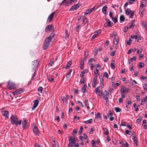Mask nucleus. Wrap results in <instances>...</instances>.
I'll return each mask as SVG.
<instances>
[{"instance_id":"obj_2","label":"nucleus","mask_w":147,"mask_h":147,"mask_svg":"<svg viewBox=\"0 0 147 147\" xmlns=\"http://www.w3.org/2000/svg\"><path fill=\"white\" fill-rule=\"evenodd\" d=\"M7 87L9 90H11L13 89H14L15 88V84L13 82L9 81L7 85Z\"/></svg>"},{"instance_id":"obj_36","label":"nucleus","mask_w":147,"mask_h":147,"mask_svg":"<svg viewBox=\"0 0 147 147\" xmlns=\"http://www.w3.org/2000/svg\"><path fill=\"white\" fill-rule=\"evenodd\" d=\"M125 133L126 134L129 135H130L131 134V132L130 131L128 130H125Z\"/></svg>"},{"instance_id":"obj_5","label":"nucleus","mask_w":147,"mask_h":147,"mask_svg":"<svg viewBox=\"0 0 147 147\" xmlns=\"http://www.w3.org/2000/svg\"><path fill=\"white\" fill-rule=\"evenodd\" d=\"M53 28V26L51 25L47 26L45 28V32L49 33V31Z\"/></svg>"},{"instance_id":"obj_64","label":"nucleus","mask_w":147,"mask_h":147,"mask_svg":"<svg viewBox=\"0 0 147 147\" xmlns=\"http://www.w3.org/2000/svg\"><path fill=\"white\" fill-rule=\"evenodd\" d=\"M113 13H112L111 12V11H110V12H109V16L110 17H111V18L112 19V18H113Z\"/></svg>"},{"instance_id":"obj_34","label":"nucleus","mask_w":147,"mask_h":147,"mask_svg":"<svg viewBox=\"0 0 147 147\" xmlns=\"http://www.w3.org/2000/svg\"><path fill=\"white\" fill-rule=\"evenodd\" d=\"M144 63L143 62H140L139 63L138 65V67L140 68H141L143 67H144Z\"/></svg>"},{"instance_id":"obj_29","label":"nucleus","mask_w":147,"mask_h":147,"mask_svg":"<svg viewBox=\"0 0 147 147\" xmlns=\"http://www.w3.org/2000/svg\"><path fill=\"white\" fill-rule=\"evenodd\" d=\"M111 67L112 69H114L115 68V65L114 64V61L112 60L111 63Z\"/></svg>"},{"instance_id":"obj_41","label":"nucleus","mask_w":147,"mask_h":147,"mask_svg":"<svg viewBox=\"0 0 147 147\" xmlns=\"http://www.w3.org/2000/svg\"><path fill=\"white\" fill-rule=\"evenodd\" d=\"M83 21L85 24L86 23H87L88 22V20L86 17L84 18Z\"/></svg>"},{"instance_id":"obj_26","label":"nucleus","mask_w":147,"mask_h":147,"mask_svg":"<svg viewBox=\"0 0 147 147\" xmlns=\"http://www.w3.org/2000/svg\"><path fill=\"white\" fill-rule=\"evenodd\" d=\"M119 41V39L118 38H115L113 39V43L115 45H117Z\"/></svg>"},{"instance_id":"obj_7","label":"nucleus","mask_w":147,"mask_h":147,"mask_svg":"<svg viewBox=\"0 0 147 147\" xmlns=\"http://www.w3.org/2000/svg\"><path fill=\"white\" fill-rule=\"evenodd\" d=\"M28 122L27 120L25 119H23V122H22V127L23 129H26L27 128Z\"/></svg>"},{"instance_id":"obj_14","label":"nucleus","mask_w":147,"mask_h":147,"mask_svg":"<svg viewBox=\"0 0 147 147\" xmlns=\"http://www.w3.org/2000/svg\"><path fill=\"white\" fill-rule=\"evenodd\" d=\"M106 23L107 24V26H109L110 27H111L112 26L113 23H112L110 20L107 18L106 19Z\"/></svg>"},{"instance_id":"obj_27","label":"nucleus","mask_w":147,"mask_h":147,"mask_svg":"<svg viewBox=\"0 0 147 147\" xmlns=\"http://www.w3.org/2000/svg\"><path fill=\"white\" fill-rule=\"evenodd\" d=\"M135 21L134 20H132L131 22V24L130 25L129 27L130 28H133L134 26Z\"/></svg>"},{"instance_id":"obj_56","label":"nucleus","mask_w":147,"mask_h":147,"mask_svg":"<svg viewBox=\"0 0 147 147\" xmlns=\"http://www.w3.org/2000/svg\"><path fill=\"white\" fill-rule=\"evenodd\" d=\"M100 86H98L95 89V92L96 94H97L99 88H100Z\"/></svg>"},{"instance_id":"obj_35","label":"nucleus","mask_w":147,"mask_h":147,"mask_svg":"<svg viewBox=\"0 0 147 147\" xmlns=\"http://www.w3.org/2000/svg\"><path fill=\"white\" fill-rule=\"evenodd\" d=\"M18 90L19 94L22 93L24 91V89L23 88H20Z\"/></svg>"},{"instance_id":"obj_11","label":"nucleus","mask_w":147,"mask_h":147,"mask_svg":"<svg viewBox=\"0 0 147 147\" xmlns=\"http://www.w3.org/2000/svg\"><path fill=\"white\" fill-rule=\"evenodd\" d=\"M33 102L34 103V104L33 107L32 108V110H34L38 106L39 101L38 100H36L34 101Z\"/></svg>"},{"instance_id":"obj_42","label":"nucleus","mask_w":147,"mask_h":147,"mask_svg":"<svg viewBox=\"0 0 147 147\" xmlns=\"http://www.w3.org/2000/svg\"><path fill=\"white\" fill-rule=\"evenodd\" d=\"M131 81L130 82V83H131V84L132 85H134V83L136 84H137V82H136L134 80H131Z\"/></svg>"},{"instance_id":"obj_30","label":"nucleus","mask_w":147,"mask_h":147,"mask_svg":"<svg viewBox=\"0 0 147 147\" xmlns=\"http://www.w3.org/2000/svg\"><path fill=\"white\" fill-rule=\"evenodd\" d=\"M102 129L104 130L105 134L107 136L109 134V131L108 129L107 128H106V129H105L104 128H102Z\"/></svg>"},{"instance_id":"obj_17","label":"nucleus","mask_w":147,"mask_h":147,"mask_svg":"<svg viewBox=\"0 0 147 147\" xmlns=\"http://www.w3.org/2000/svg\"><path fill=\"white\" fill-rule=\"evenodd\" d=\"M88 72V70L86 69L82 71L80 75V77L82 78H83L84 77V74L85 73H87Z\"/></svg>"},{"instance_id":"obj_12","label":"nucleus","mask_w":147,"mask_h":147,"mask_svg":"<svg viewBox=\"0 0 147 147\" xmlns=\"http://www.w3.org/2000/svg\"><path fill=\"white\" fill-rule=\"evenodd\" d=\"M68 138H69V142L73 144L75 143L76 140H75V139H77L76 138H74V139H73L72 138L71 136L70 135L68 136Z\"/></svg>"},{"instance_id":"obj_38","label":"nucleus","mask_w":147,"mask_h":147,"mask_svg":"<svg viewBox=\"0 0 147 147\" xmlns=\"http://www.w3.org/2000/svg\"><path fill=\"white\" fill-rule=\"evenodd\" d=\"M114 109L116 112H119L121 111V109L119 108L115 107Z\"/></svg>"},{"instance_id":"obj_10","label":"nucleus","mask_w":147,"mask_h":147,"mask_svg":"<svg viewBox=\"0 0 147 147\" xmlns=\"http://www.w3.org/2000/svg\"><path fill=\"white\" fill-rule=\"evenodd\" d=\"M39 64V61L38 60H36L33 62V67L34 68H37Z\"/></svg>"},{"instance_id":"obj_61","label":"nucleus","mask_w":147,"mask_h":147,"mask_svg":"<svg viewBox=\"0 0 147 147\" xmlns=\"http://www.w3.org/2000/svg\"><path fill=\"white\" fill-rule=\"evenodd\" d=\"M88 100H85L84 102V103L85 104V106H86L89 105L88 103Z\"/></svg>"},{"instance_id":"obj_53","label":"nucleus","mask_w":147,"mask_h":147,"mask_svg":"<svg viewBox=\"0 0 147 147\" xmlns=\"http://www.w3.org/2000/svg\"><path fill=\"white\" fill-rule=\"evenodd\" d=\"M95 143H96L95 141L94 140H92V146L93 147L95 146Z\"/></svg>"},{"instance_id":"obj_45","label":"nucleus","mask_w":147,"mask_h":147,"mask_svg":"<svg viewBox=\"0 0 147 147\" xmlns=\"http://www.w3.org/2000/svg\"><path fill=\"white\" fill-rule=\"evenodd\" d=\"M136 59V57L134 56L132 58H130L131 61H135Z\"/></svg>"},{"instance_id":"obj_32","label":"nucleus","mask_w":147,"mask_h":147,"mask_svg":"<svg viewBox=\"0 0 147 147\" xmlns=\"http://www.w3.org/2000/svg\"><path fill=\"white\" fill-rule=\"evenodd\" d=\"M72 3H71L70 1H68L66 2L65 3V6H68L71 5Z\"/></svg>"},{"instance_id":"obj_20","label":"nucleus","mask_w":147,"mask_h":147,"mask_svg":"<svg viewBox=\"0 0 147 147\" xmlns=\"http://www.w3.org/2000/svg\"><path fill=\"white\" fill-rule=\"evenodd\" d=\"M72 61H69L67 64L65 66V68L66 69H68L71 66V64H72Z\"/></svg>"},{"instance_id":"obj_8","label":"nucleus","mask_w":147,"mask_h":147,"mask_svg":"<svg viewBox=\"0 0 147 147\" xmlns=\"http://www.w3.org/2000/svg\"><path fill=\"white\" fill-rule=\"evenodd\" d=\"M33 131L35 135L36 136L38 135L39 133L38 129L36 126L34 127L33 129Z\"/></svg>"},{"instance_id":"obj_21","label":"nucleus","mask_w":147,"mask_h":147,"mask_svg":"<svg viewBox=\"0 0 147 147\" xmlns=\"http://www.w3.org/2000/svg\"><path fill=\"white\" fill-rule=\"evenodd\" d=\"M49 45L48 43H47V42H44L43 45V49L44 50H45L47 49L49 47Z\"/></svg>"},{"instance_id":"obj_3","label":"nucleus","mask_w":147,"mask_h":147,"mask_svg":"<svg viewBox=\"0 0 147 147\" xmlns=\"http://www.w3.org/2000/svg\"><path fill=\"white\" fill-rule=\"evenodd\" d=\"M126 14L128 16H129L130 14V15L129 16L130 18H132L134 15V12L133 11H131L130 9L129 8H127L125 11Z\"/></svg>"},{"instance_id":"obj_18","label":"nucleus","mask_w":147,"mask_h":147,"mask_svg":"<svg viewBox=\"0 0 147 147\" xmlns=\"http://www.w3.org/2000/svg\"><path fill=\"white\" fill-rule=\"evenodd\" d=\"M107 5H105L104 6L102 9V13L105 14H107Z\"/></svg>"},{"instance_id":"obj_22","label":"nucleus","mask_w":147,"mask_h":147,"mask_svg":"<svg viewBox=\"0 0 147 147\" xmlns=\"http://www.w3.org/2000/svg\"><path fill=\"white\" fill-rule=\"evenodd\" d=\"M109 95V92H107V90H105L104 92V94L103 95V98H105L106 97H108Z\"/></svg>"},{"instance_id":"obj_60","label":"nucleus","mask_w":147,"mask_h":147,"mask_svg":"<svg viewBox=\"0 0 147 147\" xmlns=\"http://www.w3.org/2000/svg\"><path fill=\"white\" fill-rule=\"evenodd\" d=\"M142 50V49L140 48V49H138L137 51V53L139 54L140 53H141Z\"/></svg>"},{"instance_id":"obj_57","label":"nucleus","mask_w":147,"mask_h":147,"mask_svg":"<svg viewBox=\"0 0 147 147\" xmlns=\"http://www.w3.org/2000/svg\"><path fill=\"white\" fill-rule=\"evenodd\" d=\"M61 99L63 101V102H66V98L64 96H62L61 97Z\"/></svg>"},{"instance_id":"obj_63","label":"nucleus","mask_w":147,"mask_h":147,"mask_svg":"<svg viewBox=\"0 0 147 147\" xmlns=\"http://www.w3.org/2000/svg\"><path fill=\"white\" fill-rule=\"evenodd\" d=\"M73 90L74 92L76 94H78V90L77 89L75 88L73 89Z\"/></svg>"},{"instance_id":"obj_54","label":"nucleus","mask_w":147,"mask_h":147,"mask_svg":"<svg viewBox=\"0 0 147 147\" xmlns=\"http://www.w3.org/2000/svg\"><path fill=\"white\" fill-rule=\"evenodd\" d=\"M98 71L99 70L96 68V71H94V74H95V75H96L97 76L98 75Z\"/></svg>"},{"instance_id":"obj_59","label":"nucleus","mask_w":147,"mask_h":147,"mask_svg":"<svg viewBox=\"0 0 147 147\" xmlns=\"http://www.w3.org/2000/svg\"><path fill=\"white\" fill-rule=\"evenodd\" d=\"M78 104L80 106H81L82 107H84V105L82 104V103L79 101H78Z\"/></svg>"},{"instance_id":"obj_39","label":"nucleus","mask_w":147,"mask_h":147,"mask_svg":"<svg viewBox=\"0 0 147 147\" xmlns=\"http://www.w3.org/2000/svg\"><path fill=\"white\" fill-rule=\"evenodd\" d=\"M84 63L83 62H81L80 63V65L81 66L80 67V68L81 69H84Z\"/></svg>"},{"instance_id":"obj_15","label":"nucleus","mask_w":147,"mask_h":147,"mask_svg":"<svg viewBox=\"0 0 147 147\" xmlns=\"http://www.w3.org/2000/svg\"><path fill=\"white\" fill-rule=\"evenodd\" d=\"M94 8L95 7H94L92 8L88 9L86 11V12L85 13V15H87L91 13L94 10Z\"/></svg>"},{"instance_id":"obj_55","label":"nucleus","mask_w":147,"mask_h":147,"mask_svg":"<svg viewBox=\"0 0 147 147\" xmlns=\"http://www.w3.org/2000/svg\"><path fill=\"white\" fill-rule=\"evenodd\" d=\"M144 89L145 91L147 90V83H145L144 84Z\"/></svg>"},{"instance_id":"obj_44","label":"nucleus","mask_w":147,"mask_h":147,"mask_svg":"<svg viewBox=\"0 0 147 147\" xmlns=\"http://www.w3.org/2000/svg\"><path fill=\"white\" fill-rule=\"evenodd\" d=\"M83 129V128L82 127H81L80 129V131H79L78 133L79 135H81L82 133V131Z\"/></svg>"},{"instance_id":"obj_25","label":"nucleus","mask_w":147,"mask_h":147,"mask_svg":"<svg viewBox=\"0 0 147 147\" xmlns=\"http://www.w3.org/2000/svg\"><path fill=\"white\" fill-rule=\"evenodd\" d=\"M125 19V18L123 15L121 16L120 17V22L121 23H122L124 21Z\"/></svg>"},{"instance_id":"obj_40","label":"nucleus","mask_w":147,"mask_h":147,"mask_svg":"<svg viewBox=\"0 0 147 147\" xmlns=\"http://www.w3.org/2000/svg\"><path fill=\"white\" fill-rule=\"evenodd\" d=\"M112 19L113 20V21L114 22V23H116L117 21V18L116 17L113 18H112Z\"/></svg>"},{"instance_id":"obj_47","label":"nucleus","mask_w":147,"mask_h":147,"mask_svg":"<svg viewBox=\"0 0 147 147\" xmlns=\"http://www.w3.org/2000/svg\"><path fill=\"white\" fill-rule=\"evenodd\" d=\"M83 136H84V138L85 140H88V137L86 135L85 133L83 134Z\"/></svg>"},{"instance_id":"obj_48","label":"nucleus","mask_w":147,"mask_h":147,"mask_svg":"<svg viewBox=\"0 0 147 147\" xmlns=\"http://www.w3.org/2000/svg\"><path fill=\"white\" fill-rule=\"evenodd\" d=\"M117 35V33L116 32H115L113 33V34L112 35H111L110 36V37H113L115 36H116Z\"/></svg>"},{"instance_id":"obj_13","label":"nucleus","mask_w":147,"mask_h":147,"mask_svg":"<svg viewBox=\"0 0 147 147\" xmlns=\"http://www.w3.org/2000/svg\"><path fill=\"white\" fill-rule=\"evenodd\" d=\"M100 84H101V88H103V85L104 84V76H101L100 77Z\"/></svg>"},{"instance_id":"obj_49","label":"nucleus","mask_w":147,"mask_h":147,"mask_svg":"<svg viewBox=\"0 0 147 147\" xmlns=\"http://www.w3.org/2000/svg\"><path fill=\"white\" fill-rule=\"evenodd\" d=\"M87 57L86 56H84V57L82 58L81 60V61L82 62H84L85 61L86 59H87Z\"/></svg>"},{"instance_id":"obj_1","label":"nucleus","mask_w":147,"mask_h":147,"mask_svg":"<svg viewBox=\"0 0 147 147\" xmlns=\"http://www.w3.org/2000/svg\"><path fill=\"white\" fill-rule=\"evenodd\" d=\"M11 123L13 124H15L17 126L18 125H20L22 123L21 120L18 121V118L15 115H12L11 117Z\"/></svg>"},{"instance_id":"obj_9","label":"nucleus","mask_w":147,"mask_h":147,"mask_svg":"<svg viewBox=\"0 0 147 147\" xmlns=\"http://www.w3.org/2000/svg\"><path fill=\"white\" fill-rule=\"evenodd\" d=\"M101 32V30H99L97 31L96 32L94 33V34L92 36V39L95 38Z\"/></svg>"},{"instance_id":"obj_19","label":"nucleus","mask_w":147,"mask_h":147,"mask_svg":"<svg viewBox=\"0 0 147 147\" xmlns=\"http://www.w3.org/2000/svg\"><path fill=\"white\" fill-rule=\"evenodd\" d=\"M97 80V78L96 77H94L93 80L92 85H93V87H95L97 84L96 81Z\"/></svg>"},{"instance_id":"obj_6","label":"nucleus","mask_w":147,"mask_h":147,"mask_svg":"<svg viewBox=\"0 0 147 147\" xmlns=\"http://www.w3.org/2000/svg\"><path fill=\"white\" fill-rule=\"evenodd\" d=\"M55 13V12H53L51 14L49 17H48L47 19V22H50L53 19V18L54 16V15Z\"/></svg>"},{"instance_id":"obj_62","label":"nucleus","mask_w":147,"mask_h":147,"mask_svg":"<svg viewBox=\"0 0 147 147\" xmlns=\"http://www.w3.org/2000/svg\"><path fill=\"white\" fill-rule=\"evenodd\" d=\"M48 79L49 81V82H53V81L54 80V79L52 77L51 78H50V77L48 78Z\"/></svg>"},{"instance_id":"obj_46","label":"nucleus","mask_w":147,"mask_h":147,"mask_svg":"<svg viewBox=\"0 0 147 147\" xmlns=\"http://www.w3.org/2000/svg\"><path fill=\"white\" fill-rule=\"evenodd\" d=\"M65 36H64V37L65 38H67L69 36V35L68 33V31L66 30H65Z\"/></svg>"},{"instance_id":"obj_4","label":"nucleus","mask_w":147,"mask_h":147,"mask_svg":"<svg viewBox=\"0 0 147 147\" xmlns=\"http://www.w3.org/2000/svg\"><path fill=\"white\" fill-rule=\"evenodd\" d=\"M81 5V4L80 3H78V4L73 5L71 7V8L70 9L69 11H73L74 10H76L79 8Z\"/></svg>"},{"instance_id":"obj_33","label":"nucleus","mask_w":147,"mask_h":147,"mask_svg":"<svg viewBox=\"0 0 147 147\" xmlns=\"http://www.w3.org/2000/svg\"><path fill=\"white\" fill-rule=\"evenodd\" d=\"M92 122V119H90L89 120L85 121L84 123H86L89 124L91 123Z\"/></svg>"},{"instance_id":"obj_31","label":"nucleus","mask_w":147,"mask_h":147,"mask_svg":"<svg viewBox=\"0 0 147 147\" xmlns=\"http://www.w3.org/2000/svg\"><path fill=\"white\" fill-rule=\"evenodd\" d=\"M126 89H125V87L124 86L123 87V88H121L120 90L121 93H124V92H126Z\"/></svg>"},{"instance_id":"obj_58","label":"nucleus","mask_w":147,"mask_h":147,"mask_svg":"<svg viewBox=\"0 0 147 147\" xmlns=\"http://www.w3.org/2000/svg\"><path fill=\"white\" fill-rule=\"evenodd\" d=\"M54 34L53 33H52L51 34L49 37L50 38V39H51V40L53 38V37H54Z\"/></svg>"},{"instance_id":"obj_16","label":"nucleus","mask_w":147,"mask_h":147,"mask_svg":"<svg viewBox=\"0 0 147 147\" xmlns=\"http://www.w3.org/2000/svg\"><path fill=\"white\" fill-rule=\"evenodd\" d=\"M3 115L7 118L9 117V112L7 111H5L2 112Z\"/></svg>"},{"instance_id":"obj_24","label":"nucleus","mask_w":147,"mask_h":147,"mask_svg":"<svg viewBox=\"0 0 147 147\" xmlns=\"http://www.w3.org/2000/svg\"><path fill=\"white\" fill-rule=\"evenodd\" d=\"M101 114L100 113H98L95 116V118H99L100 120L102 119Z\"/></svg>"},{"instance_id":"obj_23","label":"nucleus","mask_w":147,"mask_h":147,"mask_svg":"<svg viewBox=\"0 0 147 147\" xmlns=\"http://www.w3.org/2000/svg\"><path fill=\"white\" fill-rule=\"evenodd\" d=\"M51 40L49 37H47L45 38L44 42H46L47 43H48L49 45L50 43Z\"/></svg>"},{"instance_id":"obj_51","label":"nucleus","mask_w":147,"mask_h":147,"mask_svg":"<svg viewBox=\"0 0 147 147\" xmlns=\"http://www.w3.org/2000/svg\"><path fill=\"white\" fill-rule=\"evenodd\" d=\"M94 130V129L93 127H92L91 128L89 132V134H93V132Z\"/></svg>"},{"instance_id":"obj_50","label":"nucleus","mask_w":147,"mask_h":147,"mask_svg":"<svg viewBox=\"0 0 147 147\" xmlns=\"http://www.w3.org/2000/svg\"><path fill=\"white\" fill-rule=\"evenodd\" d=\"M77 131L76 129H74L73 130V135L74 137L76 136V134H77Z\"/></svg>"},{"instance_id":"obj_37","label":"nucleus","mask_w":147,"mask_h":147,"mask_svg":"<svg viewBox=\"0 0 147 147\" xmlns=\"http://www.w3.org/2000/svg\"><path fill=\"white\" fill-rule=\"evenodd\" d=\"M43 89V88L42 87L40 86L38 88V91L40 93H42V92Z\"/></svg>"},{"instance_id":"obj_52","label":"nucleus","mask_w":147,"mask_h":147,"mask_svg":"<svg viewBox=\"0 0 147 147\" xmlns=\"http://www.w3.org/2000/svg\"><path fill=\"white\" fill-rule=\"evenodd\" d=\"M104 76H105L107 78H108L109 77V76L108 75V73L107 72H105L104 74Z\"/></svg>"},{"instance_id":"obj_28","label":"nucleus","mask_w":147,"mask_h":147,"mask_svg":"<svg viewBox=\"0 0 147 147\" xmlns=\"http://www.w3.org/2000/svg\"><path fill=\"white\" fill-rule=\"evenodd\" d=\"M87 87L86 85L85 84L81 88V91L83 93H85L86 91V88Z\"/></svg>"},{"instance_id":"obj_43","label":"nucleus","mask_w":147,"mask_h":147,"mask_svg":"<svg viewBox=\"0 0 147 147\" xmlns=\"http://www.w3.org/2000/svg\"><path fill=\"white\" fill-rule=\"evenodd\" d=\"M12 93L14 95H17L19 94V92H18V90H16L15 91L13 92H12Z\"/></svg>"}]
</instances>
